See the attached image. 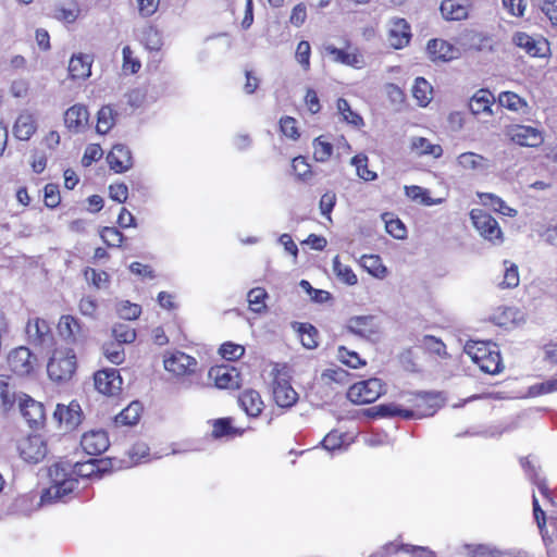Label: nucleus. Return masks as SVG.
<instances>
[{
  "instance_id": "nucleus-1",
  "label": "nucleus",
  "mask_w": 557,
  "mask_h": 557,
  "mask_svg": "<svg viewBox=\"0 0 557 557\" xmlns=\"http://www.w3.org/2000/svg\"><path fill=\"white\" fill-rule=\"evenodd\" d=\"M49 478L51 485L41 496L44 503L62 500L77 485V479L72 473V463L67 461H60L51 466L49 468Z\"/></svg>"
},
{
  "instance_id": "nucleus-2",
  "label": "nucleus",
  "mask_w": 557,
  "mask_h": 557,
  "mask_svg": "<svg viewBox=\"0 0 557 557\" xmlns=\"http://www.w3.org/2000/svg\"><path fill=\"white\" fill-rule=\"evenodd\" d=\"M272 376V393L277 406L289 408L294 406L298 399V394L292 387L288 381L286 367L276 363L270 372Z\"/></svg>"
},
{
  "instance_id": "nucleus-3",
  "label": "nucleus",
  "mask_w": 557,
  "mask_h": 557,
  "mask_svg": "<svg viewBox=\"0 0 557 557\" xmlns=\"http://www.w3.org/2000/svg\"><path fill=\"white\" fill-rule=\"evenodd\" d=\"M76 371V355L72 349H55L51 356L47 372L55 382L70 380Z\"/></svg>"
},
{
  "instance_id": "nucleus-4",
  "label": "nucleus",
  "mask_w": 557,
  "mask_h": 557,
  "mask_svg": "<svg viewBox=\"0 0 557 557\" xmlns=\"http://www.w3.org/2000/svg\"><path fill=\"white\" fill-rule=\"evenodd\" d=\"M383 387L380 379L372 377L352 384L347 392V397L355 404H370L384 393Z\"/></svg>"
},
{
  "instance_id": "nucleus-5",
  "label": "nucleus",
  "mask_w": 557,
  "mask_h": 557,
  "mask_svg": "<svg viewBox=\"0 0 557 557\" xmlns=\"http://www.w3.org/2000/svg\"><path fill=\"white\" fill-rule=\"evenodd\" d=\"M470 218L475 230L483 238L494 244H500L503 242V232L498 222L490 213L482 209H472Z\"/></svg>"
},
{
  "instance_id": "nucleus-6",
  "label": "nucleus",
  "mask_w": 557,
  "mask_h": 557,
  "mask_svg": "<svg viewBox=\"0 0 557 557\" xmlns=\"http://www.w3.org/2000/svg\"><path fill=\"white\" fill-rule=\"evenodd\" d=\"M17 450L26 462L38 463L47 455V445L41 435L34 434L21 438L17 442Z\"/></svg>"
},
{
  "instance_id": "nucleus-7",
  "label": "nucleus",
  "mask_w": 557,
  "mask_h": 557,
  "mask_svg": "<svg viewBox=\"0 0 557 557\" xmlns=\"http://www.w3.org/2000/svg\"><path fill=\"white\" fill-rule=\"evenodd\" d=\"M36 361V357L24 346L15 348L8 356L9 368L12 372L21 376L29 374Z\"/></svg>"
},
{
  "instance_id": "nucleus-8",
  "label": "nucleus",
  "mask_w": 557,
  "mask_h": 557,
  "mask_svg": "<svg viewBox=\"0 0 557 557\" xmlns=\"http://www.w3.org/2000/svg\"><path fill=\"white\" fill-rule=\"evenodd\" d=\"M507 135L517 145L525 147H539L544 141L542 132L529 125H511Z\"/></svg>"
},
{
  "instance_id": "nucleus-9",
  "label": "nucleus",
  "mask_w": 557,
  "mask_h": 557,
  "mask_svg": "<svg viewBox=\"0 0 557 557\" xmlns=\"http://www.w3.org/2000/svg\"><path fill=\"white\" fill-rule=\"evenodd\" d=\"M409 401L422 419L433 416L441 408L443 399L437 393L421 392L414 394Z\"/></svg>"
},
{
  "instance_id": "nucleus-10",
  "label": "nucleus",
  "mask_w": 557,
  "mask_h": 557,
  "mask_svg": "<svg viewBox=\"0 0 557 557\" xmlns=\"http://www.w3.org/2000/svg\"><path fill=\"white\" fill-rule=\"evenodd\" d=\"M81 446L84 451L91 456L104 453L109 446V436L103 430H92L83 434Z\"/></svg>"
},
{
  "instance_id": "nucleus-11",
  "label": "nucleus",
  "mask_w": 557,
  "mask_h": 557,
  "mask_svg": "<svg viewBox=\"0 0 557 557\" xmlns=\"http://www.w3.org/2000/svg\"><path fill=\"white\" fill-rule=\"evenodd\" d=\"M95 387L104 395H114L121 389L122 379L116 369H104L95 373Z\"/></svg>"
},
{
  "instance_id": "nucleus-12",
  "label": "nucleus",
  "mask_w": 557,
  "mask_h": 557,
  "mask_svg": "<svg viewBox=\"0 0 557 557\" xmlns=\"http://www.w3.org/2000/svg\"><path fill=\"white\" fill-rule=\"evenodd\" d=\"M209 376L214 381V384L219 388H239L240 375L239 372L228 366H220L211 368Z\"/></svg>"
},
{
  "instance_id": "nucleus-13",
  "label": "nucleus",
  "mask_w": 557,
  "mask_h": 557,
  "mask_svg": "<svg viewBox=\"0 0 557 557\" xmlns=\"http://www.w3.org/2000/svg\"><path fill=\"white\" fill-rule=\"evenodd\" d=\"M110 169L115 173H123L133 166L132 152L125 145L116 144L107 156Z\"/></svg>"
},
{
  "instance_id": "nucleus-14",
  "label": "nucleus",
  "mask_w": 557,
  "mask_h": 557,
  "mask_svg": "<svg viewBox=\"0 0 557 557\" xmlns=\"http://www.w3.org/2000/svg\"><path fill=\"white\" fill-rule=\"evenodd\" d=\"M512 40L517 47L523 49L531 57H545L549 50L546 40L533 38L525 33H517Z\"/></svg>"
},
{
  "instance_id": "nucleus-15",
  "label": "nucleus",
  "mask_w": 557,
  "mask_h": 557,
  "mask_svg": "<svg viewBox=\"0 0 557 557\" xmlns=\"http://www.w3.org/2000/svg\"><path fill=\"white\" fill-rule=\"evenodd\" d=\"M26 334L34 345H47L52 339L49 324L39 318L29 320L26 325Z\"/></svg>"
},
{
  "instance_id": "nucleus-16",
  "label": "nucleus",
  "mask_w": 557,
  "mask_h": 557,
  "mask_svg": "<svg viewBox=\"0 0 557 557\" xmlns=\"http://www.w3.org/2000/svg\"><path fill=\"white\" fill-rule=\"evenodd\" d=\"M197 366L195 358L177 351L171 357L164 359V368L166 371L172 372L176 375H182L187 372H194Z\"/></svg>"
},
{
  "instance_id": "nucleus-17",
  "label": "nucleus",
  "mask_w": 557,
  "mask_h": 557,
  "mask_svg": "<svg viewBox=\"0 0 557 557\" xmlns=\"http://www.w3.org/2000/svg\"><path fill=\"white\" fill-rule=\"evenodd\" d=\"M36 131V119L28 111H23L18 114L12 128L13 136L18 140H29Z\"/></svg>"
},
{
  "instance_id": "nucleus-18",
  "label": "nucleus",
  "mask_w": 557,
  "mask_h": 557,
  "mask_svg": "<svg viewBox=\"0 0 557 557\" xmlns=\"http://www.w3.org/2000/svg\"><path fill=\"white\" fill-rule=\"evenodd\" d=\"M426 51L433 61H450L458 58L459 51L451 44L443 39H431L428 42Z\"/></svg>"
},
{
  "instance_id": "nucleus-19",
  "label": "nucleus",
  "mask_w": 557,
  "mask_h": 557,
  "mask_svg": "<svg viewBox=\"0 0 557 557\" xmlns=\"http://www.w3.org/2000/svg\"><path fill=\"white\" fill-rule=\"evenodd\" d=\"M20 411L30 426H37L45 420V409L41 403L26 396L20 398Z\"/></svg>"
},
{
  "instance_id": "nucleus-20",
  "label": "nucleus",
  "mask_w": 557,
  "mask_h": 557,
  "mask_svg": "<svg viewBox=\"0 0 557 557\" xmlns=\"http://www.w3.org/2000/svg\"><path fill=\"white\" fill-rule=\"evenodd\" d=\"M410 26L404 18H396L391 22L388 41L395 49H401L410 41Z\"/></svg>"
},
{
  "instance_id": "nucleus-21",
  "label": "nucleus",
  "mask_w": 557,
  "mask_h": 557,
  "mask_svg": "<svg viewBox=\"0 0 557 557\" xmlns=\"http://www.w3.org/2000/svg\"><path fill=\"white\" fill-rule=\"evenodd\" d=\"M89 114L83 104H74L64 113V124L72 132H79L88 123Z\"/></svg>"
},
{
  "instance_id": "nucleus-22",
  "label": "nucleus",
  "mask_w": 557,
  "mask_h": 557,
  "mask_svg": "<svg viewBox=\"0 0 557 557\" xmlns=\"http://www.w3.org/2000/svg\"><path fill=\"white\" fill-rule=\"evenodd\" d=\"M92 57L89 54H74L69 63V73L72 79H86L91 75Z\"/></svg>"
},
{
  "instance_id": "nucleus-23",
  "label": "nucleus",
  "mask_w": 557,
  "mask_h": 557,
  "mask_svg": "<svg viewBox=\"0 0 557 557\" xmlns=\"http://www.w3.org/2000/svg\"><path fill=\"white\" fill-rule=\"evenodd\" d=\"M53 416L59 422H64L67 429L76 428L82 421L81 407L74 401L69 406L58 405Z\"/></svg>"
},
{
  "instance_id": "nucleus-24",
  "label": "nucleus",
  "mask_w": 557,
  "mask_h": 557,
  "mask_svg": "<svg viewBox=\"0 0 557 557\" xmlns=\"http://www.w3.org/2000/svg\"><path fill=\"white\" fill-rule=\"evenodd\" d=\"M347 330L352 334L362 337H370L377 333V326L374 323V317L372 315L350 318L347 324Z\"/></svg>"
},
{
  "instance_id": "nucleus-25",
  "label": "nucleus",
  "mask_w": 557,
  "mask_h": 557,
  "mask_svg": "<svg viewBox=\"0 0 557 557\" xmlns=\"http://www.w3.org/2000/svg\"><path fill=\"white\" fill-rule=\"evenodd\" d=\"M457 164L463 170L485 172L491 168V161L472 151L463 152L457 157Z\"/></svg>"
},
{
  "instance_id": "nucleus-26",
  "label": "nucleus",
  "mask_w": 557,
  "mask_h": 557,
  "mask_svg": "<svg viewBox=\"0 0 557 557\" xmlns=\"http://www.w3.org/2000/svg\"><path fill=\"white\" fill-rule=\"evenodd\" d=\"M58 330L60 335L71 343H75L83 336L82 325L73 315H62L58 324Z\"/></svg>"
},
{
  "instance_id": "nucleus-27",
  "label": "nucleus",
  "mask_w": 557,
  "mask_h": 557,
  "mask_svg": "<svg viewBox=\"0 0 557 557\" xmlns=\"http://www.w3.org/2000/svg\"><path fill=\"white\" fill-rule=\"evenodd\" d=\"M238 403L244 411L250 417L259 416L263 408V401L260 394L253 389L243 392L238 397Z\"/></svg>"
},
{
  "instance_id": "nucleus-28",
  "label": "nucleus",
  "mask_w": 557,
  "mask_h": 557,
  "mask_svg": "<svg viewBox=\"0 0 557 557\" xmlns=\"http://www.w3.org/2000/svg\"><path fill=\"white\" fill-rule=\"evenodd\" d=\"M497 345L490 342L469 341L465 345V352L479 366Z\"/></svg>"
},
{
  "instance_id": "nucleus-29",
  "label": "nucleus",
  "mask_w": 557,
  "mask_h": 557,
  "mask_svg": "<svg viewBox=\"0 0 557 557\" xmlns=\"http://www.w3.org/2000/svg\"><path fill=\"white\" fill-rule=\"evenodd\" d=\"M293 327L298 332L305 348L314 349L318 347L319 331L312 324L294 322Z\"/></svg>"
},
{
  "instance_id": "nucleus-30",
  "label": "nucleus",
  "mask_w": 557,
  "mask_h": 557,
  "mask_svg": "<svg viewBox=\"0 0 557 557\" xmlns=\"http://www.w3.org/2000/svg\"><path fill=\"white\" fill-rule=\"evenodd\" d=\"M440 10L443 17L448 21H461L468 16L467 7L456 0H443Z\"/></svg>"
},
{
  "instance_id": "nucleus-31",
  "label": "nucleus",
  "mask_w": 557,
  "mask_h": 557,
  "mask_svg": "<svg viewBox=\"0 0 557 557\" xmlns=\"http://www.w3.org/2000/svg\"><path fill=\"white\" fill-rule=\"evenodd\" d=\"M493 101V95L487 90L481 89L470 99L469 109L474 115L484 112L491 113V106Z\"/></svg>"
},
{
  "instance_id": "nucleus-32",
  "label": "nucleus",
  "mask_w": 557,
  "mask_h": 557,
  "mask_svg": "<svg viewBox=\"0 0 557 557\" xmlns=\"http://www.w3.org/2000/svg\"><path fill=\"white\" fill-rule=\"evenodd\" d=\"M143 406L139 401H132L115 417L116 425H135L140 418Z\"/></svg>"
},
{
  "instance_id": "nucleus-33",
  "label": "nucleus",
  "mask_w": 557,
  "mask_h": 557,
  "mask_svg": "<svg viewBox=\"0 0 557 557\" xmlns=\"http://www.w3.org/2000/svg\"><path fill=\"white\" fill-rule=\"evenodd\" d=\"M103 460L99 459H89L85 462H75L72 463V473H74V478H91L98 475L103 469L100 468V465H103Z\"/></svg>"
},
{
  "instance_id": "nucleus-34",
  "label": "nucleus",
  "mask_w": 557,
  "mask_h": 557,
  "mask_svg": "<svg viewBox=\"0 0 557 557\" xmlns=\"http://www.w3.org/2000/svg\"><path fill=\"white\" fill-rule=\"evenodd\" d=\"M479 198L484 206H491L495 211L507 215V216H516L517 210L510 208L505 203L503 199L498 196L490 193H481L479 194Z\"/></svg>"
},
{
  "instance_id": "nucleus-35",
  "label": "nucleus",
  "mask_w": 557,
  "mask_h": 557,
  "mask_svg": "<svg viewBox=\"0 0 557 557\" xmlns=\"http://www.w3.org/2000/svg\"><path fill=\"white\" fill-rule=\"evenodd\" d=\"M326 51L334 57L335 61L346 65L361 67L363 63L362 57L355 52H348L333 46L327 47Z\"/></svg>"
},
{
  "instance_id": "nucleus-36",
  "label": "nucleus",
  "mask_w": 557,
  "mask_h": 557,
  "mask_svg": "<svg viewBox=\"0 0 557 557\" xmlns=\"http://www.w3.org/2000/svg\"><path fill=\"white\" fill-rule=\"evenodd\" d=\"M411 149L419 154H429L434 158H440L443 154V148L440 145H434L424 137H413Z\"/></svg>"
},
{
  "instance_id": "nucleus-37",
  "label": "nucleus",
  "mask_w": 557,
  "mask_h": 557,
  "mask_svg": "<svg viewBox=\"0 0 557 557\" xmlns=\"http://www.w3.org/2000/svg\"><path fill=\"white\" fill-rule=\"evenodd\" d=\"M478 367L487 374L500 373L504 369V364L498 347L492 349L491 354L487 355Z\"/></svg>"
},
{
  "instance_id": "nucleus-38",
  "label": "nucleus",
  "mask_w": 557,
  "mask_h": 557,
  "mask_svg": "<svg viewBox=\"0 0 557 557\" xmlns=\"http://www.w3.org/2000/svg\"><path fill=\"white\" fill-rule=\"evenodd\" d=\"M467 45L470 49H473L475 51H492L493 50V44L492 38L483 33L478 32H469L466 35Z\"/></svg>"
},
{
  "instance_id": "nucleus-39",
  "label": "nucleus",
  "mask_w": 557,
  "mask_h": 557,
  "mask_svg": "<svg viewBox=\"0 0 557 557\" xmlns=\"http://www.w3.org/2000/svg\"><path fill=\"white\" fill-rule=\"evenodd\" d=\"M405 191L407 197H409L411 200L422 203L424 206L440 205L443 201V199L441 198H431L429 191L420 186H406Z\"/></svg>"
},
{
  "instance_id": "nucleus-40",
  "label": "nucleus",
  "mask_w": 557,
  "mask_h": 557,
  "mask_svg": "<svg viewBox=\"0 0 557 557\" xmlns=\"http://www.w3.org/2000/svg\"><path fill=\"white\" fill-rule=\"evenodd\" d=\"M140 40L151 51H159L163 45L161 33L153 26H147L141 30Z\"/></svg>"
},
{
  "instance_id": "nucleus-41",
  "label": "nucleus",
  "mask_w": 557,
  "mask_h": 557,
  "mask_svg": "<svg viewBox=\"0 0 557 557\" xmlns=\"http://www.w3.org/2000/svg\"><path fill=\"white\" fill-rule=\"evenodd\" d=\"M115 124V113L111 106H103L98 111L97 132L107 134Z\"/></svg>"
},
{
  "instance_id": "nucleus-42",
  "label": "nucleus",
  "mask_w": 557,
  "mask_h": 557,
  "mask_svg": "<svg viewBox=\"0 0 557 557\" xmlns=\"http://www.w3.org/2000/svg\"><path fill=\"white\" fill-rule=\"evenodd\" d=\"M412 95L420 106H426L432 99V86L423 77H417L412 87Z\"/></svg>"
},
{
  "instance_id": "nucleus-43",
  "label": "nucleus",
  "mask_w": 557,
  "mask_h": 557,
  "mask_svg": "<svg viewBox=\"0 0 557 557\" xmlns=\"http://www.w3.org/2000/svg\"><path fill=\"white\" fill-rule=\"evenodd\" d=\"M351 164L356 166L357 175L361 180L370 182L376 178V173L368 168V157L366 154H357L352 157Z\"/></svg>"
},
{
  "instance_id": "nucleus-44",
  "label": "nucleus",
  "mask_w": 557,
  "mask_h": 557,
  "mask_svg": "<svg viewBox=\"0 0 557 557\" xmlns=\"http://www.w3.org/2000/svg\"><path fill=\"white\" fill-rule=\"evenodd\" d=\"M333 271H334L335 275L342 282H344L348 285H355L358 282L356 274L352 272V270L348 265L343 264L339 261L338 256H336L333 259Z\"/></svg>"
},
{
  "instance_id": "nucleus-45",
  "label": "nucleus",
  "mask_w": 557,
  "mask_h": 557,
  "mask_svg": "<svg viewBox=\"0 0 557 557\" xmlns=\"http://www.w3.org/2000/svg\"><path fill=\"white\" fill-rule=\"evenodd\" d=\"M79 8L76 3H71L70 7L58 5L53 10V17L58 21L74 23L79 15Z\"/></svg>"
},
{
  "instance_id": "nucleus-46",
  "label": "nucleus",
  "mask_w": 557,
  "mask_h": 557,
  "mask_svg": "<svg viewBox=\"0 0 557 557\" xmlns=\"http://www.w3.org/2000/svg\"><path fill=\"white\" fill-rule=\"evenodd\" d=\"M86 281L92 284L97 289L107 288L110 283V275L106 271H97L87 268L84 272Z\"/></svg>"
},
{
  "instance_id": "nucleus-47",
  "label": "nucleus",
  "mask_w": 557,
  "mask_h": 557,
  "mask_svg": "<svg viewBox=\"0 0 557 557\" xmlns=\"http://www.w3.org/2000/svg\"><path fill=\"white\" fill-rule=\"evenodd\" d=\"M498 102L502 107L507 108L511 111L518 112L522 108L527 107L525 101L517 94L511 91H504L498 97Z\"/></svg>"
},
{
  "instance_id": "nucleus-48",
  "label": "nucleus",
  "mask_w": 557,
  "mask_h": 557,
  "mask_svg": "<svg viewBox=\"0 0 557 557\" xmlns=\"http://www.w3.org/2000/svg\"><path fill=\"white\" fill-rule=\"evenodd\" d=\"M112 335L120 344H131L136 339V331L124 323L115 324L112 329Z\"/></svg>"
},
{
  "instance_id": "nucleus-49",
  "label": "nucleus",
  "mask_w": 557,
  "mask_h": 557,
  "mask_svg": "<svg viewBox=\"0 0 557 557\" xmlns=\"http://www.w3.org/2000/svg\"><path fill=\"white\" fill-rule=\"evenodd\" d=\"M116 312L121 319L136 320L141 313V307L128 300H123L116 305Z\"/></svg>"
},
{
  "instance_id": "nucleus-50",
  "label": "nucleus",
  "mask_w": 557,
  "mask_h": 557,
  "mask_svg": "<svg viewBox=\"0 0 557 557\" xmlns=\"http://www.w3.org/2000/svg\"><path fill=\"white\" fill-rule=\"evenodd\" d=\"M0 400L4 410H9L15 401V394L5 375H0Z\"/></svg>"
},
{
  "instance_id": "nucleus-51",
  "label": "nucleus",
  "mask_w": 557,
  "mask_h": 557,
  "mask_svg": "<svg viewBox=\"0 0 557 557\" xmlns=\"http://www.w3.org/2000/svg\"><path fill=\"white\" fill-rule=\"evenodd\" d=\"M313 158L318 162L327 161L333 153L332 144L322 140V137H318L313 140Z\"/></svg>"
},
{
  "instance_id": "nucleus-52",
  "label": "nucleus",
  "mask_w": 557,
  "mask_h": 557,
  "mask_svg": "<svg viewBox=\"0 0 557 557\" xmlns=\"http://www.w3.org/2000/svg\"><path fill=\"white\" fill-rule=\"evenodd\" d=\"M520 463H521L522 468L525 470V472H527L528 476L530 478V480L533 481L537 485L541 494L545 498H548L550 500V498H549V491H548L545 482L539 480L537 473L535 471V468L531 463V461L528 458H521Z\"/></svg>"
},
{
  "instance_id": "nucleus-53",
  "label": "nucleus",
  "mask_w": 557,
  "mask_h": 557,
  "mask_svg": "<svg viewBox=\"0 0 557 557\" xmlns=\"http://www.w3.org/2000/svg\"><path fill=\"white\" fill-rule=\"evenodd\" d=\"M102 350H103V355L110 362H112L114 364H120L124 361L125 354H124L122 344H120L117 342L116 343H108V344L103 345Z\"/></svg>"
},
{
  "instance_id": "nucleus-54",
  "label": "nucleus",
  "mask_w": 557,
  "mask_h": 557,
  "mask_svg": "<svg viewBox=\"0 0 557 557\" xmlns=\"http://www.w3.org/2000/svg\"><path fill=\"white\" fill-rule=\"evenodd\" d=\"M337 109H338L339 113L344 116V120L347 123L352 124L355 126H359V125L363 124L362 117L351 110V108L346 99L339 98L337 100Z\"/></svg>"
},
{
  "instance_id": "nucleus-55",
  "label": "nucleus",
  "mask_w": 557,
  "mask_h": 557,
  "mask_svg": "<svg viewBox=\"0 0 557 557\" xmlns=\"http://www.w3.org/2000/svg\"><path fill=\"white\" fill-rule=\"evenodd\" d=\"M506 268L504 272V278L499 283V286L502 288H513L519 285L520 278H519V272L518 267L513 263L508 264V261L504 262Z\"/></svg>"
},
{
  "instance_id": "nucleus-56",
  "label": "nucleus",
  "mask_w": 557,
  "mask_h": 557,
  "mask_svg": "<svg viewBox=\"0 0 557 557\" xmlns=\"http://www.w3.org/2000/svg\"><path fill=\"white\" fill-rule=\"evenodd\" d=\"M219 352L224 359L234 361L244 356L245 347L239 344L226 342L221 345Z\"/></svg>"
},
{
  "instance_id": "nucleus-57",
  "label": "nucleus",
  "mask_w": 557,
  "mask_h": 557,
  "mask_svg": "<svg viewBox=\"0 0 557 557\" xmlns=\"http://www.w3.org/2000/svg\"><path fill=\"white\" fill-rule=\"evenodd\" d=\"M337 357L343 363L352 369H357L366 364V362L359 357L357 352L350 351L344 346L338 347Z\"/></svg>"
},
{
  "instance_id": "nucleus-58",
  "label": "nucleus",
  "mask_w": 557,
  "mask_h": 557,
  "mask_svg": "<svg viewBox=\"0 0 557 557\" xmlns=\"http://www.w3.org/2000/svg\"><path fill=\"white\" fill-rule=\"evenodd\" d=\"M247 297L252 311L261 312L265 308L263 300L267 297V292L263 288L256 287L250 289Z\"/></svg>"
},
{
  "instance_id": "nucleus-59",
  "label": "nucleus",
  "mask_w": 557,
  "mask_h": 557,
  "mask_svg": "<svg viewBox=\"0 0 557 557\" xmlns=\"http://www.w3.org/2000/svg\"><path fill=\"white\" fill-rule=\"evenodd\" d=\"M100 236L109 247H120L124 239V235L117 228L109 226L102 228Z\"/></svg>"
},
{
  "instance_id": "nucleus-60",
  "label": "nucleus",
  "mask_w": 557,
  "mask_h": 557,
  "mask_svg": "<svg viewBox=\"0 0 557 557\" xmlns=\"http://www.w3.org/2000/svg\"><path fill=\"white\" fill-rule=\"evenodd\" d=\"M310 44L306 40H301L297 46L295 57L305 71H308L310 67Z\"/></svg>"
},
{
  "instance_id": "nucleus-61",
  "label": "nucleus",
  "mask_w": 557,
  "mask_h": 557,
  "mask_svg": "<svg viewBox=\"0 0 557 557\" xmlns=\"http://www.w3.org/2000/svg\"><path fill=\"white\" fill-rule=\"evenodd\" d=\"M123 70L125 72H129L131 74H135L140 69V62L133 57V51L129 46H125L123 48Z\"/></svg>"
},
{
  "instance_id": "nucleus-62",
  "label": "nucleus",
  "mask_w": 557,
  "mask_h": 557,
  "mask_svg": "<svg viewBox=\"0 0 557 557\" xmlns=\"http://www.w3.org/2000/svg\"><path fill=\"white\" fill-rule=\"evenodd\" d=\"M422 345L425 349L437 356H444L446 354L444 343L432 335H425L422 339Z\"/></svg>"
},
{
  "instance_id": "nucleus-63",
  "label": "nucleus",
  "mask_w": 557,
  "mask_h": 557,
  "mask_svg": "<svg viewBox=\"0 0 557 557\" xmlns=\"http://www.w3.org/2000/svg\"><path fill=\"white\" fill-rule=\"evenodd\" d=\"M296 123H297L296 120L292 116H284L280 121V126H281L282 133L286 137L294 139V140L298 139L300 136L298 133Z\"/></svg>"
},
{
  "instance_id": "nucleus-64",
  "label": "nucleus",
  "mask_w": 557,
  "mask_h": 557,
  "mask_svg": "<svg viewBox=\"0 0 557 557\" xmlns=\"http://www.w3.org/2000/svg\"><path fill=\"white\" fill-rule=\"evenodd\" d=\"M539 5L552 25L557 27V0H540Z\"/></svg>"
}]
</instances>
